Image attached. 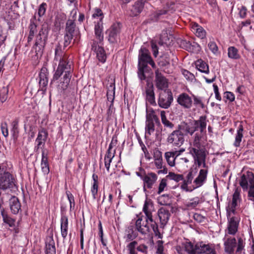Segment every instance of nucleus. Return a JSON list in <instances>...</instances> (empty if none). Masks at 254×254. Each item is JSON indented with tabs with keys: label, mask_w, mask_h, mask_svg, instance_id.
I'll list each match as a JSON object with an SVG mask.
<instances>
[{
	"label": "nucleus",
	"mask_w": 254,
	"mask_h": 254,
	"mask_svg": "<svg viewBox=\"0 0 254 254\" xmlns=\"http://www.w3.org/2000/svg\"><path fill=\"white\" fill-rule=\"evenodd\" d=\"M183 133L178 128L170 133L167 138V142L175 146H181L184 142Z\"/></svg>",
	"instance_id": "12"
},
{
	"label": "nucleus",
	"mask_w": 254,
	"mask_h": 254,
	"mask_svg": "<svg viewBox=\"0 0 254 254\" xmlns=\"http://www.w3.org/2000/svg\"><path fill=\"white\" fill-rule=\"evenodd\" d=\"M200 203V200L199 197H195L189 201H187L185 205L189 209H192L196 207Z\"/></svg>",
	"instance_id": "37"
},
{
	"label": "nucleus",
	"mask_w": 254,
	"mask_h": 254,
	"mask_svg": "<svg viewBox=\"0 0 254 254\" xmlns=\"http://www.w3.org/2000/svg\"><path fill=\"white\" fill-rule=\"evenodd\" d=\"M239 184L244 190H247L250 186L254 184V174L248 171L242 175Z\"/></svg>",
	"instance_id": "14"
},
{
	"label": "nucleus",
	"mask_w": 254,
	"mask_h": 254,
	"mask_svg": "<svg viewBox=\"0 0 254 254\" xmlns=\"http://www.w3.org/2000/svg\"><path fill=\"white\" fill-rule=\"evenodd\" d=\"M243 127L242 125H240L235 135V141L233 145L236 147H239L243 137Z\"/></svg>",
	"instance_id": "30"
},
{
	"label": "nucleus",
	"mask_w": 254,
	"mask_h": 254,
	"mask_svg": "<svg viewBox=\"0 0 254 254\" xmlns=\"http://www.w3.org/2000/svg\"><path fill=\"white\" fill-rule=\"evenodd\" d=\"M191 28L192 32L197 37L201 39L205 38L206 34L205 30L197 23L195 22L191 23Z\"/></svg>",
	"instance_id": "22"
},
{
	"label": "nucleus",
	"mask_w": 254,
	"mask_h": 254,
	"mask_svg": "<svg viewBox=\"0 0 254 254\" xmlns=\"http://www.w3.org/2000/svg\"><path fill=\"white\" fill-rule=\"evenodd\" d=\"M208 121L206 116H201L197 120L187 123H182L178 128L183 133V134L192 136L195 131L198 130L201 134L206 132L207 124Z\"/></svg>",
	"instance_id": "2"
},
{
	"label": "nucleus",
	"mask_w": 254,
	"mask_h": 254,
	"mask_svg": "<svg viewBox=\"0 0 254 254\" xmlns=\"http://www.w3.org/2000/svg\"><path fill=\"white\" fill-rule=\"evenodd\" d=\"M224 97L231 102H232L235 100V96L234 94L231 92H225L224 93Z\"/></svg>",
	"instance_id": "60"
},
{
	"label": "nucleus",
	"mask_w": 254,
	"mask_h": 254,
	"mask_svg": "<svg viewBox=\"0 0 254 254\" xmlns=\"http://www.w3.org/2000/svg\"><path fill=\"white\" fill-rule=\"evenodd\" d=\"M173 101L172 93L170 90H167L159 94L157 103L160 108L167 109L171 106Z\"/></svg>",
	"instance_id": "10"
},
{
	"label": "nucleus",
	"mask_w": 254,
	"mask_h": 254,
	"mask_svg": "<svg viewBox=\"0 0 254 254\" xmlns=\"http://www.w3.org/2000/svg\"><path fill=\"white\" fill-rule=\"evenodd\" d=\"M73 34H69L68 33H65L64 36V47H66L68 46L73 37Z\"/></svg>",
	"instance_id": "50"
},
{
	"label": "nucleus",
	"mask_w": 254,
	"mask_h": 254,
	"mask_svg": "<svg viewBox=\"0 0 254 254\" xmlns=\"http://www.w3.org/2000/svg\"><path fill=\"white\" fill-rule=\"evenodd\" d=\"M9 206L12 213L14 214H17L21 210V204L15 196H13L9 199Z\"/></svg>",
	"instance_id": "25"
},
{
	"label": "nucleus",
	"mask_w": 254,
	"mask_h": 254,
	"mask_svg": "<svg viewBox=\"0 0 254 254\" xmlns=\"http://www.w3.org/2000/svg\"><path fill=\"white\" fill-rule=\"evenodd\" d=\"M155 84L156 87L160 90H163L168 87V80L162 75L161 72L157 69L155 71Z\"/></svg>",
	"instance_id": "18"
},
{
	"label": "nucleus",
	"mask_w": 254,
	"mask_h": 254,
	"mask_svg": "<svg viewBox=\"0 0 254 254\" xmlns=\"http://www.w3.org/2000/svg\"><path fill=\"white\" fill-rule=\"evenodd\" d=\"M68 218L66 216H62L61 219V231L62 237L65 239L67 235Z\"/></svg>",
	"instance_id": "26"
},
{
	"label": "nucleus",
	"mask_w": 254,
	"mask_h": 254,
	"mask_svg": "<svg viewBox=\"0 0 254 254\" xmlns=\"http://www.w3.org/2000/svg\"><path fill=\"white\" fill-rule=\"evenodd\" d=\"M197 68L201 72L204 73H208L209 68L207 64L201 60H198L196 63Z\"/></svg>",
	"instance_id": "35"
},
{
	"label": "nucleus",
	"mask_w": 254,
	"mask_h": 254,
	"mask_svg": "<svg viewBox=\"0 0 254 254\" xmlns=\"http://www.w3.org/2000/svg\"><path fill=\"white\" fill-rule=\"evenodd\" d=\"M201 133H199L198 132L194 134L193 142L192 143V146L190 147H202V146L201 145L200 140L202 137L201 135Z\"/></svg>",
	"instance_id": "42"
},
{
	"label": "nucleus",
	"mask_w": 254,
	"mask_h": 254,
	"mask_svg": "<svg viewBox=\"0 0 254 254\" xmlns=\"http://www.w3.org/2000/svg\"><path fill=\"white\" fill-rule=\"evenodd\" d=\"M55 60L59 61V64L54 75L53 80H58L63 72H65L63 81L59 85V88L64 91L67 88L71 77V64L60 45L57 46L55 49Z\"/></svg>",
	"instance_id": "1"
},
{
	"label": "nucleus",
	"mask_w": 254,
	"mask_h": 254,
	"mask_svg": "<svg viewBox=\"0 0 254 254\" xmlns=\"http://www.w3.org/2000/svg\"><path fill=\"white\" fill-rule=\"evenodd\" d=\"M1 215L2 216L4 222L8 224L10 227H12L14 225L15 221L14 219L8 217L6 214H4L3 211L1 212Z\"/></svg>",
	"instance_id": "46"
},
{
	"label": "nucleus",
	"mask_w": 254,
	"mask_h": 254,
	"mask_svg": "<svg viewBox=\"0 0 254 254\" xmlns=\"http://www.w3.org/2000/svg\"><path fill=\"white\" fill-rule=\"evenodd\" d=\"M154 164L157 169H162L163 168L162 159H155Z\"/></svg>",
	"instance_id": "64"
},
{
	"label": "nucleus",
	"mask_w": 254,
	"mask_h": 254,
	"mask_svg": "<svg viewBox=\"0 0 254 254\" xmlns=\"http://www.w3.org/2000/svg\"><path fill=\"white\" fill-rule=\"evenodd\" d=\"M209 49L215 55H216L218 51V48L216 44L213 41H210L208 44Z\"/></svg>",
	"instance_id": "49"
},
{
	"label": "nucleus",
	"mask_w": 254,
	"mask_h": 254,
	"mask_svg": "<svg viewBox=\"0 0 254 254\" xmlns=\"http://www.w3.org/2000/svg\"><path fill=\"white\" fill-rule=\"evenodd\" d=\"M184 247L189 254H216L213 244H205L200 242L194 246L190 242H186L184 244Z\"/></svg>",
	"instance_id": "3"
},
{
	"label": "nucleus",
	"mask_w": 254,
	"mask_h": 254,
	"mask_svg": "<svg viewBox=\"0 0 254 254\" xmlns=\"http://www.w3.org/2000/svg\"><path fill=\"white\" fill-rule=\"evenodd\" d=\"M117 142L118 140L117 137L113 136L107 152H113V148L116 146Z\"/></svg>",
	"instance_id": "52"
},
{
	"label": "nucleus",
	"mask_w": 254,
	"mask_h": 254,
	"mask_svg": "<svg viewBox=\"0 0 254 254\" xmlns=\"http://www.w3.org/2000/svg\"><path fill=\"white\" fill-rule=\"evenodd\" d=\"M154 122L146 121L145 133L151 135L155 130Z\"/></svg>",
	"instance_id": "44"
},
{
	"label": "nucleus",
	"mask_w": 254,
	"mask_h": 254,
	"mask_svg": "<svg viewBox=\"0 0 254 254\" xmlns=\"http://www.w3.org/2000/svg\"><path fill=\"white\" fill-rule=\"evenodd\" d=\"M115 86L114 84L111 83L109 87L108 88L107 92V97L108 101L111 102H113L114 99Z\"/></svg>",
	"instance_id": "41"
},
{
	"label": "nucleus",
	"mask_w": 254,
	"mask_h": 254,
	"mask_svg": "<svg viewBox=\"0 0 254 254\" xmlns=\"http://www.w3.org/2000/svg\"><path fill=\"white\" fill-rule=\"evenodd\" d=\"M137 245V242L135 241L130 243L127 246V248L129 251V254H136L135 248Z\"/></svg>",
	"instance_id": "54"
},
{
	"label": "nucleus",
	"mask_w": 254,
	"mask_h": 254,
	"mask_svg": "<svg viewBox=\"0 0 254 254\" xmlns=\"http://www.w3.org/2000/svg\"><path fill=\"white\" fill-rule=\"evenodd\" d=\"M45 249L46 254H56L55 241L52 236L48 237L46 238Z\"/></svg>",
	"instance_id": "24"
},
{
	"label": "nucleus",
	"mask_w": 254,
	"mask_h": 254,
	"mask_svg": "<svg viewBox=\"0 0 254 254\" xmlns=\"http://www.w3.org/2000/svg\"><path fill=\"white\" fill-rule=\"evenodd\" d=\"M66 194L70 203V208L71 209L72 207H74L75 205L74 197L69 191H66Z\"/></svg>",
	"instance_id": "53"
},
{
	"label": "nucleus",
	"mask_w": 254,
	"mask_h": 254,
	"mask_svg": "<svg viewBox=\"0 0 254 254\" xmlns=\"http://www.w3.org/2000/svg\"><path fill=\"white\" fill-rule=\"evenodd\" d=\"M207 172V168L200 170L198 176L193 181L194 188H197L202 186L206 180Z\"/></svg>",
	"instance_id": "21"
},
{
	"label": "nucleus",
	"mask_w": 254,
	"mask_h": 254,
	"mask_svg": "<svg viewBox=\"0 0 254 254\" xmlns=\"http://www.w3.org/2000/svg\"><path fill=\"white\" fill-rule=\"evenodd\" d=\"M167 179L165 178L162 179L159 184L157 193L160 194L164 191L167 188Z\"/></svg>",
	"instance_id": "48"
},
{
	"label": "nucleus",
	"mask_w": 254,
	"mask_h": 254,
	"mask_svg": "<svg viewBox=\"0 0 254 254\" xmlns=\"http://www.w3.org/2000/svg\"><path fill=\"white\" fill-rule=\"evenodd\" d=\"M116 153L115 149H113V152H106L104 157V163L107 171L109 172L110 164L113 158L115 157Z\"/></svg>",
	"instance_id": "28"
},
{
	"label": "nucleus",
	"mask_w": 254,
	"mask_h": 254,
	"mask_svg": "<svg viewBox=\"0 0 254 254\" xmlns=\"http://www.w3.org/2000/svg\"><path fill=\"white\" fill-rule=\"evenodd\" d=\"M95 52L96 53L97 57L99 61L103 63L106 61V55L104 49L102 47L98 46V50Z\"/></svg>",
	"instance_id": "39"
},
{
	"label": "nucleus",
	"mask_w": 254,
	"mask_h": 254,
	"mask_svg": "<svg viewBox=\"0 0 254 254\" xmlns=\"http://www.w3.org/2000/svg\"><path fill=\"white\" fill-rule=\"evenodd\" d=\"M226 240L224 242L225 251L228 254H232L234 248L236 247V254H242L245 246V240L241 237H237V240L235 238H225Z\"/></svg>",
	"instance_id": "4"
},
{
	"label": "nucleus",
	"mask_w": 254,
	"mask_h": 254,
	"mask_svg": "<svg viewBox=\"0 0 254 254\" xmlns=\"http://www.w3.org/2000/svg\"><path fill=\"white\" fill-rule=\"evenodd\" d=\"M146 121L155 122L156 123H159V119L154 110L151 109L147 113Z\"/></svg>",
	"instance_id": "34"
},
{
	"label": "nucleus",
	"mask_w": 254,
	"mask_h": 254,
	"mask_svg": "<svg viewBox=\"0 0 254 254\" xmlns=\"http://www.w3.org/2000/svg\"><path fill=\"white\" fill-rule=\"evenodd\" d=\"M249 189L248 196L250 198L249 199L251 200L254 201V184L250 186Z\"/></svg>",
	"instance_id": "58"
},
{
	"label": "nucleus",
	"mask_w": 254,
	"mask_h": 254,
	"mask_svg": "<svg viewBox=\"0 0 254 254\" xmlns=\"http://www.w3.org/2000/svg\"><path fill=\"white\" fill-rule=\"evenodd\" d=\"M142 4L138 2H135L130 9V15L131 16H136L139 15L142 11Z\"/></svg>",
	"instance_id": "32"
},
{
	"label": "nucleus",
	"mask_w": 254,
	"mask_h": 254,
	"mask_svg": "<svg viewBox=\"0 0 254 254\" xmlns=\"http://www.w3.org/2000/svg\"><path fill=\"white\" fill-rule=\"evenodd\" d=\"M182 73L187 79H192L193 77V75L187 70L182 69Z\"/></svg>",
	"instance_id": "61"
},
{
	"label": "nucleus",
	"mask_w": 254,
	"mask_h": 254,
	"mask_svg": "<svg viewBox=\"0 0 254 254\" xmlns=\"http://www.w3.org/2000/svg\"><path fill=\"white\" fill-rule=\"evenodd\" d=\"M41 169L43 172L45 174H48L49 173L50 169L49 164L48 162V158L44 156V154L42 155V159L41 161Z\"/></svg>",
	"instance_id": "40"
},
{
	"label": "nucleus",
	"mask_w": 254,
	"mask_h": 254,
	"mask_svg": "<svg viewBox=\"0 0 254 254\" xmlns=\"http://www.w3.org/2000/svg\"><path fill=\"white\" fill-rule=\"evenodd\" d=\"M247 9L246 7L242 6L240 9L239 14L241 18H245L247 15Z\"/></svg>",
	"instance_id": "63"
},
{
	"label": "nucleus",
	"mask_w": 254,
	"mask_h": 254,
	"mask_svg": "<svg viewBox=\"0 0 254 254\" xmlns=\"http://www.w3.org/2000/svg\"><path fill=\"white\" fill-rule=\"evenodd\" d=\"M158 202L162 205H169L171 203V197L168 194H163L158 197Z\"/></svg>",
	"instance_id": "36"
},
{
	"label": "nucleus",
	"mask_w": 254,
	"mask_h": 254,
	"mask_svg": "<svg viewBox=\"0 0 254 254\" xmlns=\"http://www.w3.org/2000/svg\"><path fill=\"white\" fill-rule=\"evenodd\" d=\"M8 89L7 87H3L0 90V101L1 103L4 102L8 98Z\"/></svg>",
	"instance_id": "43"
},
{
	"label": "nucleus",
	"mask_w": 254,
	"mask_h": 254,
	"mask_svg": "<svg viewBox=\"0 0 254 254\" xmlns=\"http://www.w3.org/2000/svg\"><path fill=\"white\" fill-rule=\"evenodd\" d=\"M189 153L193 157L194 163L198 167L208 168L206 163V153L203 146L197 147H189Z\"/></svg>",
	"instance_id": "6"
},
{
	"label": "nucleus",
	"mask_w": 254,
	"mask_h": 254,
	"mask_svg": "<svg viewBox=\"0 0 254 254\" xmlns=\"http://www.w3.org/2000/svg\"><path fill=\"white\" fill-rule=\"evenodd\" d=\"M149 51L145 48L141 47L138 56V75L141 80L145 79L144 70L147 67L148 62L151 59Z\"/></svg>",
	"instance_id": "7"
},
{
	"label": "nucleus",
	"mask_w": 254,
	"mask_h": 254,
	"mask_svg": "<svg viewBox=\"0 0 254 254\" xmlns=\"http://www.w3.org/2000/svg\"><path fill=\"white\" fill-rule=\"evenodd\" d=\"M46 138V133L45 131H42L39 132L35 141L36 143L37 144L38 148L41 147V146L44 144Z\"/></svg>",
	"instance_id": "38"
},
{
	"label": "nucleus",
	"mask_w": 254,
	"mask_h": 254,
	"mask_svg": "<svg viewBox=\"0 0 254 254\" xmlns=\"http://www.w3.org/2000/svg\"><path fill=\"white\" fill-rule=\"evenodd\" d=\"M94 23V33L98 42L101 43L104 39L103 22L104 14L102 10L98 8L94 9L92 14Z\"/></svg>",
	"instance_id": "5"
},
{
	"label": "nucleus",
	"mask_w": 254,
	"mask_h": 254,
	"mask_svg": "<svg viewBox=\"0 0 254 254\" xmlns=\"http://www.w3.org/2000/svg\"><path fill=\"white\" fill-rule=\"evenodd\" d=\"M75 19L74 16L72 17V19H69L66 23L65 26V33L69 34H74L75 29L76 27L75 24L74 23Z\"/></svg>",
	"instance_id": "29"
},
{
	"label": "nucleus",
	"mask_w": 254,
	"mask_h": 254,
	"mask_svg": "<svg viewBox=\"0 0 254 254\" xmlns=\"http://www.w3.org/2000/svg\"><path fill=\"white\" fill-rule=\"evenodd\" d=\"M166 178L170 180H174L177 182L183 180L184 178L182 175L176 174L173 172H169Z\"/></svg>",
	"instance_id": "45"
},
{
	"label": "nucleus",
	"mask_w": 254,
	"mask_h": 254,
	"mask_svg": "<svg viewBox=\"0 0 254 254\" xmlns=\"http://www.w3.org/2000/svg\"><path fill=\"white\" fill-rule=\"evenodd\" d=\"M15 186L14 179L9 172L3 171L0 167V189L3 190L11 189Z\"/></svg>",
	"instance_id": "9"
},
{
	"label": "nucleus",
	"mask_w": 254,
	"mask_h": 254,
	"mask_svg": "<svg viewBox=\"0 0 254 254\" xmlns=\"http://www.w3.org/2000/svg\"><path fill=\"white\" fill-rule=\"evenodd\" d=\"M231 212H229V217L227 227L225 230V238L228 237V235H235L238 232L239 225L240 219L236 216H232Z\"/></svg>",
	"instance_id": "11"
},
{
	"label": "nucleus",
	"mask_w": 254,
	"mask_h": 254,
	"mask_svg": "<svg viewBox=\"0 0 254 254\" xmlns=\"http://www.w3.org/2000/svg\"><path fill=\"white\" fill-rule=\"evenodd\" d=\"M46 10V4L45 3H42L38 9V14L39 17L44 15Z\"/></svg>",
	"instance_id": "55"
},
{
	"label": "nucleus",
	"mask_w": 254,
	"mask_h": 254,
	"mask_svg": "<svg viewBox=\"0 0 254 254\" xmlns=\"http://www.w3.org/2000/svg\"><path fill=\"white\" fill-rule=\"evenodd\" d=\"M228 57L233 60H238L241 57L238 50L234 46L228 48Z\"/></svg>",
	"instance_id": "31"
},
{
	"label": "nucleus",
	"mask_w": 254,
	"mask_h": 254,
	"mask_svg": "<svg viewBox=\"0 0 254 254\" xmlns=\"http://www.w3.org/2000/svg\"><path fill=\"white\" fill-rule=\"evenodd\" d=\"M196 173V171H193V170H190L189 173H188L186 179L184 180L185 181L187 182L189 184H191L192 182V181L194 178V177L195 176Z\"/></svg>",
	"instance_id": "47"
},
{
	"label": "nucleus",
	"mask_w": 254,
	"mask_h": 254,
	"mask_svg": "<svg viewBox=\"0 0 254 254\" xmlns=\"http://www.w3.org/2000/svg\"><path fill=\"white\" fill-rule=\"evenodd\" d=\"M240 193L241 189L240 188H237L235 189L232 201L229 203L228 206L230 210L229 212L233 214L235 213L236 207L241 200Z\"/></svg>",
	"instance_id": "19"
},
{
	"label": "nucleus",
	"mask_w": 254,
	"mask_h": 254,
	"mask_svg": "<svg viewBox=\"0 0 254 254\" xmlns=\"http://www.w3.org/2000/svg\"><path fill=\"white\" fill-rule=\"evenodd\" d=\"M98 184H93L91 189V191L93 196V197L94 199L96 198V195L98 192Z\"/></svg>",
	"instance_id": "56"
},
{
	"label": "nucleus",
	"mask_w": 254,
	"mask_h": 254,
	"mask_svg": "<svg viewBox=\"0 0 254 254\" xmlns=\"http://www.w3.org/2000/svg\"><path fill=\"white\" fill-rule=\"evenodd\" d=\"M193 218L195 221L198 222H202L205 219V217L199 213L194 214Z\"/></svg>",
	"instance_id": "62"
},
{
	"label": "nucleus",
	"mask_w": 254,
	"mask_h": 254,
	"mask_svg": "<svg viewBox=\"0 0 254 254\" xmlns=\"http://www.w3.org/2000/svg\"><path fill=\"white\" fill-rule=\"evenodd\" d=\"M143 211L146 215L147 221H150L151 223L150 225L155 236L161 238V234L159 231L158 225L153 219L152 212L154 211V207L151 200L146 199L145 200L143 207Z\"/></svg>",
	"instance_id": "8"
},
{
	"label": "nucleus",
	"mask_w": 254,
	"mask_h": 254,
	"mask_svg": "<svg viewBox=\"0 0 254 254\" xmlns=\"http://www.w3.org/2000/svg\"><path fill=\"white\" fill-rule=\"evenodd\" d=\"M153 157L155 159H162V152L158 149L155 148L153 151Z\"/></svg>",
	"instance_id": "57"
},
{
	"label": "nucleus",
	"mask_w": 254,
	"mask_h": 254,
	"mask_svg": "<svg viewBox=\"0 0 254 254\" xmlns=\"http://www.w3.org/2000/svg\"><path fill=\"white\" fill-rule=\"evenodd\" d=\"M158 215L159 217L161 225H165L168 222L170 214L168 210L164 207L160 208L158 211Z\"/></svg>",
	"instance_id": "23"
},
{
	"label": "nucleus",
	"mask_w": 254,
	"mask_h": 254,
	"mask_svg": "<svg viewBox=\"0 0 254 254\" xmlns=\"http://www.w3.org/2000/svg\"><path fill=\"white\" fill-rule=\"evenodd\" d=\"M194 104L196 106H198L201 108H204V105L202 102V99L200 97L193 96Z\"/></svg>",
	"instance_id": "51"
},
{
	"label": "nucleus",
	"mask_w": 254,
	"mask_h": 254,
	"mask_svg": "<svg viewBox=\"0 0 254 254\" xmlns=\"http://www.w3.org/2000/svg\"><path fill=\"white\" fill-rule=\"evenodd\" d=\"M165 157L169 165L171 167L175 166L177 157L173 152L169 151L166 152L165 153Z\"/></svg>",
	"instance_id": "33"
},
{
	"label": "nucleus",
	"mask_w": 254,
	"mask_h": 254,
	"mask_svg": "<svg viewBox=\"0 0 254 254\" xmlns=\"http://www.w3.org/2000/svg\"><path fill=\"white\" fill-rule=\"evenodd\" d=\"M48 70L45 67L42 68L39 74V83L40 86L45 87L48 83Z\"/></svg>",
	"instance_id": "27"
},
{
	"label": "nucleus",
	"mask_w": 254,
	"mask_h": 254,
	"mask_svg": "<svg viewBox=\"0 0 254 254\" xmlns=\"http://www.w3.org/2000/svg\"><path fill=\"white\" fill-rule=\"evenodd\" d=\"M177 102L184 109H189L192 106V100L186 93H182L178 96Z\"/></svg>",
	"instance_id": "15"
},
{
	"label": "nucleus",
	"mask_w": 254,
	"mask_h": 254,
	"mask_svg": "<svg viewBox=\"0 0 254 254\" xmlns=\"http://www.w3.org/2000/svg\"><path fill=\"white\" fill-rule=\"evenodd\" d=\"M137 175L140 176L143 181L144 187H146L148 189H151L153 185L155 183L157 180V176L154 173H150L143 176L140 175L139 173Z\"/></svg>",
	"instance_id": "16"
},
{
	"label": "nucleus",
	"mask_w": 254,
	"mask_h": 254,
	"mask_svg": "<svg viewBox=\"0 0 254 254\" xmlns=\"http://www.w3.org/2000/svg\"><path fill=\"white\" fill-rule=\"evenodd\" d=\"M1 130L2 133L4 137H7L8 135V131L7 128V126L6 123L2 124L1 125Z\"/></svg>",
	"instance_id": "59"
},
{
	"label": "nucleus",
	"mask_w": 254,
	"mask_h": 254,
	"mask_svg": "<svg viewBox=\"0 0 254 254\" xmlns=\"http://www.w3.org/2000/svg\"><path fill=\"white\" fill-rule=\"evenodd\" d=\"M148 221L146 219L145 221L142 222L141 217L138 218L135 222L136 229L141 234L145 235L149 232V228L147 224Z\"/></svg>",
	"instance_id": "20"
},
{
	"label": "nucleus",
	"mask_w": 254,
	"mask_h": 254,
	"mask_svg": "<svg viewBox=\"0 0 254 254\" xmlns=\"http://www.w3.org/2000/svg\"><path fill=\"white\" fill-rule=\"evenodd\" d=\"M145 99L150 105L156 106L157 104L155 101V96L154 93V88L152 83L148 82L145 87Z\"/></svg>",
	"instance_id": "17"
},
{
	"label": "nucleus",
	"mask_w": 254,
	"mask_h": 254,
	"mask_svg": "<svg viewBox=\"0 0 254 254\" xmlns=\"http://www.w3.org/2000/svg\"><path fill=\"white\" fill-rule=\"evenodd\" d=\"M121 25L119 23H114L106 31L108 39L111 43L117 42L119 39Z\"/></svg>",
	"instance_id": "13"
}]
</instances>
